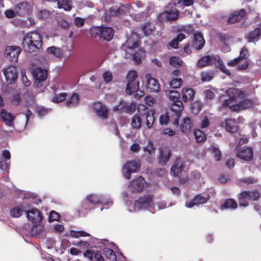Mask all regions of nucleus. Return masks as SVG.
Returning <instances> with one entry per match:
<instances>
[{"mask_svg":"<svg viewBox=\"0 0 261 261\" xmlns=\"http://www.w3.org/2000/svg\"><path fill=\"white\" fill-rule=\"evenodd\" d=\"M154 110L147 111L141 115V117L138 115H134L131 121V125L134 129H139L141 127L143 120H145V124L148 128H151L154 122Z\"/></svg>","mask_w":261,"mask_h":261,"instance_id":"39448f33","label":"nucleus"},{"mask_svg":"<svg viewBox=\"0 0 261 261\" xmlns=\"http://www.w3.org/2000/svg\"><path fill=\"white\" fill-rule=\"evenodd\" d=\"M46 51L48 54L53 55L56 58H63L65 59H68L71 55L70 49L67 50L68 53H65L64 54L63 50L60 48L55 46L48 47Z\"/></svg>","mask_w":261,"mask_h":261,"instance_id":"dca6fc26","label":"nucleus"},{"mask_svg":"<svg viewBox=\"0 0 261 261\" xmlns=\"http://www.w3.org/2000/svg\"><path fill=\"white\" fill-rule=\"evenodd\" d=\"M169 117L167 114H164L160 117V123L161 125H166L168 123Z\"/></svg>","mask_w":261,"mask_h":261,"instance_id":"e2e57ef3","label":"nucleus"},{"mask_svg":"<svg viewBox=\"0 0 261 261\" xmlns=\"http://www.w3.org/2000/svg\"><path fill=\"white\" fill-rule=\"evenodd\" d=\"M32 4L25 2H21L15 5L14 10L16 14L19 16H23L32 11Z\"/></svg>","mask_w":261,"mask_h":261,"instance_id":"a211bd4d","label":"nucleus"},{"mask_svg":"<svg viewBox=\"0 0 261 261\" xmlns=\"http://www.w3.org/2000/svg\"><path fill=\"white\" fill-rule=\"evenodd\" d=\"M209 150L214 154L216 161L220 160L221 158V151L217 144L213 143L211 144L208 148Z\"/></svg>","mask_w":261,"mask_h":261,"instance_id":"ea45409f","label":"nucleus"},{"mask_svg":"<svg viewBox=\"0 0 261 261\" xmlns=\"http://www.w3.org/2000/svg\"><path fill=\"white\" fill-rule=\"evenodd\" d=\"M197 65L201 68L208 66H215V67L219 69L226 74L230 75L231 74L229 70L225 68L222 60L218 55H212L203 56L198 60Z\"/></svg>","mask_w":261,"mask_h":261,"instance_id":"7ed1b4c3","label":"nucleus"},{"mask_svg":"<svg viewBox=\"0 0 261 261\" xmlns=\"http://www.w3.org/2000/svg\"><path fill=\"white\" fill-rule=\"evenodd\" d=\"M16 14H17L15 10H13L12 9H10L7 10L6 11H5V15L6 17L8 18H12L14 17Z\"/></svg>","mask_w":261,"mask_h":261,"instance_id":"774afa93","label":"nucleus"},{"mask_svg":"<svg viewBox=\"0 0 261 261\" xmlns=\"http://www.w3.org/2000/svg\"><path fill=\"white\" fill-rule=\"evenodd\" d=\"M182 83V80L180 78L173 79L169 83L170 87L174 89L179 88Z\"/></svg>","mask_w":261,"mask_h":261,"instance_id":"13d9d810","label":"nucleus"},{"mask_svg":"<svg viewBox=\"0 0 261 261\" xmlns=\"http://www.w3.org/2000/svg\"><path fill=\"white\" fill-rule=\"evenodd\" d=\"M240 182H243L245 183L247 185H249L251 184L255 183L256 182V180L252 177H249L247 178H244L241 179L240 180Z\"/></svg>","mask_w":261,"mask_h":261,"instance_id":"338daca9","label":"nucleus"},{"mask_svg":"<svg viewBox=\"0 0 261 261\" xmlns=\"http://www.w3.org/2000/svg\"><path fill=\"white\" fill-rule=\"evenodd\" d=\"M168 91V96L170 99L173 102L179 101V93L176 90H170Z\"/></svg>","mask_w":261,"mask_h":261,"instance_id":"6e6d98bb","label":"nucleus"},{"mask_svg":"<svg viewBox=\"0 0 261 261\" xmlns=\"http://www.w3.org/2000/svg\"><path fill=\"white\" fill-rule=\"evenodd\" d=\"M22 44L28 52L37 51L42 46L40 35L37 32L28 33L23 37Z\"/></svg>","mask_w":261,"mask_h":261,"instance_id":"20e7f679","label":"nucleus"},{"mask_svg":"<svg viewBox=\"0 0 261 261\" xmlns=\"http://www.w3.org/2000/svg\"><path fill=\"white\" fill-rule=\"evenodd\" d=\"M1 117L6 125L13 128V123L15 118V116L7 112L6 110L3 109L1 113Z\"/></svg>","mask_w":261,"mask_h":261,"instance_id":"c85d7f7f","label":"nucleus"},{"mask_svg":"<svg viewBox=\"0 0 261 261\" xmlns=\"http://www.w3.org/2000/svg\"><path fill=\"white\" fill-rule=\"evenodd\" d=\"M159 164L162 166H164L168 162L170 156V152L167 149L159 148Z\"/></svg>","mask_w":261,"mask_h":261,"instance_id":"2f4dec72","label":"nucleus"},{"mask_svg":"<svg viewBox=\"0 0 261 261\" xmlns=\"http://www.w3.org/2000/svg\"><path fill=\"white\" fill-rule=\"evenodd\" d=\"M209 150L214 154L216 161L220 160L221 158V151L217 144L213 143L211 144L208 148Z\"/></svg>","mask_w":261,"mask_h":261,"instance_id":"58836bf2","label":"nucleus"},{"mask_svg":"<svg viewBox=\"0 0 261 261\" xmlns=\"http://www.w3.org/2000/svg\"><path fill=\"white\" fill-rule=\"evenodd\" d=\"M170 64L175 67L178 68L182 65V61L177 57H171L169 60Z\"/></svg>","mask_w":261,"mask_h":261,"instance_id":"603ef678","label":"nucleus"},{"mask_svg":"<svg viewBox=\"0 0 261 261\" xmlns=\"http://www.w3.org/2000/svg\"><path fill=\"white\" fill-rule=\"evenodd\" d=\"M259 197V194L257 191H243L239 197V201L240 206L246 207L248 205L247 200H255Z\"/></svg>","mask_w":261,"mask_h":261,"instance_id":"6e6552de","label":"nucleus"},{"mask_svg":"<svg viewBox=\"0 0 261 261\" xmlns=\"http://www.w3.org/2000/svg\"><path fill=\"white\" fill-rule=\"evenodd\" d=\"M153 29V25L149 22L144 23L142 27V30L146 36L150 34Z\"/></svg>","mask_w":261,"mask_h":261,"instance_id":"8fccbe9b","label":"nucleus"},{"mask_svg":"<svg viewBox=\"0 0 261 261\" xmlns=\"http://www.w3.org/2000/svg\"><path fill=\"white\" fill-rule=\"evenodd\" d=\"M246 12L244 9H241L232 13L228 18V22L229 23H234L238 21H241L245 17Z\"/></svg>","mask_w":261,"mask_h":261,"instance_id":"cd10ccee","label":"nucleus"},{"mask_svg":"<svg viewBox=\"0 0 261 261\" xmlns=\"http://www.w3.org/2000/svg\"><path fill=\"white\" fill-rule=\"evenodd\" d=\"M183 165V160L180 158H177L174 165L171 168V174L175 177H179L181 173Z\"/></svg>","mask_w":261,"mask_h":261,"instance_id":"bb28decb","label":"nucleus"},{"mask_svg":"<svg viewBox=\"0 0 261 261\" xmlns=\"http://www.w3.org/2000/svg\"><path fill=\"white\" fill-rule=\"evenodd\" d=\"M33 225L31 230L32 236H36L40 234L43 230V225L41 222L39 223H33Z\"/></svg>","mask_w":261,"mask_h":261,"instance_id":"79ce46f5","label":"nucleus"},{"mask_svg":"<svg viewBox=\"0 0 261 261\" xmlns=\"http://www.w3.org/2000/svg\"><path fill=\"white\" fill-rule=\"evenodd\" d=\"M134 50L129 51L128 54L132 55V57L137 64H139L141 61V59L144 56V50L139 49L137 52L134 53Z\"/></svg>","mask_w":261,"mask_h":261,"instance_id":"a19ab883","label":"nucleus"},{"mask_svg":"<svg viewBox=\"0 0 261 261\" xmlns=\"http://www.w3.org/2000/svg\"><path fill=\"white\" fill-rule=\"evenodd\" d=\"M137 76V72L135 70L129 71L126 75L127 83L125 91L128 95H131L133 92L138 91L139 82L136 81Z\"/></svg>","mask_w":261,"mask_h":261,"instance_id":"0eeeda50","label":"nucleus"},{"mask_svg":"<svg viewBox=\"0 0 261 261\" xmlns=\"http://www.w3.org/2000/svg\"><path fill=\"white\" fill-rule=\"evenodd\" d=\"M86 198L90 203L105 206L106 208H108L113 204L112 200L103 195L91 194L87 195Z\"/></svg>","mask_w":261,"mask_h":261,"instance_id":"423d86ee","label":"nucleus"},{"mask_svg":"<svg viewBox=\"0 0 261 261\" xmlns=\"http://www.w3.org/2000/svg\"><path fill=\"white\" fill-rule=\"evenodd\" d=\"M261 33L260 27L255 29L253 31L250 32L247 36V41L249 42H255L258 40V38Z\"/></svg>","mask_w":261,"mask_h":261,"instance_id":"f704fd0d","label":"nucleus"},{"mask_svg":"<svg viewBox=\"0 0 261 261\" xmlns=\"http://www.w3.org/2000/svg\"><path fill=\"white\" fill-rule=\"evenodd\" d=\"M6 80L8 84L15 82L17 78L18 71L16 66L10 65L3 70Z\"/></svg>","mask_w":261,"mask_h":261,"instance_id":"ddd939ff","label":"nucleus"},{"mask_svg":"<svg viewBox=\"0 0 261 261\" xmlns=\"http://www.w3.org/2000/svg\"><path fill=\"white\" fill-rule=\"evenodd\" d=\"M50 12L46 10H40L38 12L37 16L39 19H46L50 16Z\"/></svg>","mask_w":261,"mask_h":261,"instance_id":"4d7b16f0","label":"nucleus"},{"mask_svg":"<svg viewBox=\"0 0 261 261\" xmlns=\"http://www.w3.org/2000/svg\"><path fill=\"white\" fill-rule=\"evenodd\" d=\"M237 207V203L232 199H227L223 205L221 206V209L225 208L235 209Z\"/></svg>","mask_w":261,"mask_h":261,"instance_id":"37998d69","label":"nucleus"},{"mask_svg":"<svg viewBox=\"0 0 261 261\" xmlns=\"http://www.w3.org/2000/svg\"><path fill=\"white\" fill-rule=\"evenodd\" d=\"M58 8L63 9L65 11H69L71 9V2L70 0H62L58 3Z\"/></svg>","mask_w":261,"mask_h":261,"instance_id":"a18cd8bd","label":"nucleus"},{"mask_svg":"<svg viewBox=\"0 0 261 261\" xmlns=\"http://www.w3.org/2000/svg\"><path fill=\"white\" fill-rule=\"evenodd\" d=\"M21 80L24 86L28 87L31 85L30 81L28 79L25 75V72L23 71L21 72Z\"/></svg>","mask_w":261,"mask_h":261,"instance_id":"0e129e2a","label":"nucleus"},{"mask_svg":"<svg viewBox=\"0 0 261 261\" xmlns=\"http://www.w3.org/2000/svg\"><path fill=\"white\" fill-rule=\"evenodd\" d=\"M67 94L66 93L63 92L59 94L56 95L53 97L52 101L55 103H59L64 100L67 97Z\"/></svg>","mask_w":261,"mask_h":261,"instance_id":"5fc2aeb1","label":"nucleus"},{"mask_svg":"<svg viewBox=\"0 0 261 261\" xmlns=\"http://www.w3.org/2000/svg\"><path fill=\"white\" fill-rule=\"evenodd\" d=\"M70 235L74 238H77L80 237H87L89 236L90 234L85 231H75L71 230L70 232Z\"/></svg>","mask_w":261,"mask_h":261,"instance_id":"864d4df0","label":"nucleus"},{"mask_svg":"<svg viewBox=\"0 0 261 261\" xmlns=\"http://www.w3.org/2000/svg\"><path fill=\"white\" fill-rule=\"evenodd\" d=\"M195 95L194 90L189 88H187L182 90V96L184 101H191L193 99Z\"/></svg>","mask_w":261,"mask_h":261,"instance_id":"4c0bfd02","label":"nucleus"},{"mask_svg":"<svg viewBox=\"0 0 261 261\" xmlns=\"http://www.w3.org/2000/svg\"><path fill=\"white\" fill-rule=\"evenodd\" d=\"M136 109V105L132 102L121 101L120 103L114 107V111H120L127 114L133 113Z\"/></svg>","mask_w":261,"mask_h":261,"instance_id":"aec40b11","label":"nucleus"},{"mask_svg":"<svg viewBox=\"0 0 261 261\" xmlns=\"http://www.w3.org/2000/svg\"><path fill=\"white\" fill-rule=\"evenodd\" d=\"M192 127V124L189 118L186 117L183 119L180 125V129L182 132L189 130Z\"/></svg>","mask_w":261,"mask_h":261,"instance_id":"49530a36","label":"nucleus"},{"mask_svg":"<svg viewBox=\"0 0 261 261\" xmlns=\"http://www.w3.org/2000/svg\"><path fill=\"white\" fill-rule=\"evenodd\" d=\"M114 30L111 27H101L100 38L107 41L111 40L114 36Z\"/></svg>","mask_w":261,"mask_h":261,"instance_id":"c756f323","label":"nucleus"},{"mask_svg":"<svg viewBox=\"0 0 261 261\" xmlns=\"http://www.w3.org/2000/svg\"><path fill=\"white\" fill-rule=\"evenodd\" d=\"M147 80L146 88L147 89L151 92H158L160 90V86L158 82L151 77V75L147 73L145 75Z\"/></svg>","mask_w":261,"mask_h":261,"instance_id":"4be33fe9","label":"nucleus"},{"mask_svg":"<svg viewBox=\"0 0 261 261\" xmlns=\"http://www.w3.org/2000/svg\"><path fill=\"white\" fill-rule=\"evenodd\" d=\"M196 140L198 142L204 141L206 139L205 134L200 129H196L194 132Z\"/></svg>","mask_w":261,"mask_h":261,"instance_id":"09e8293b","label":"nucleus"},{"mask_svg":"<svg viewBox=\"0 0 261 261\" xmlns=\"http://www.w3.org/2000/svg\"><path fill=\"white\" fill-rule=\"evenodd\" d=\"M84 256L88 257L90 260H92L94 257L96 261H103V258L100 253H95L92 250H87L83 253Z\"/></svg>","mask_w":261,"mask_h":261,"instance_id":"e433bc0d","label":"nucleus"},{"mask_svg":"<svg viewBox=\"0 0 261 261\" xmlns=\"http://www.w3.org/2000/svg\"><path fill=\"white\" fill-rule=\"evenodd\" d=\"M179 16V12L176 9L166 10L160 13L158 15L160 20L164 21H174L177 19Z\"/></svg>","mask_w":261,"mask_h":261,"instance_id":"4468645a","label":"nucleus"},{"mask_svg":"<svg viewBox=\"0 0 261 261\" xmlns=\"http://www.w3.org/2000/svg\"><path fill=\"white\" fill-rule=\"evenodd\" d=\"M21 96L19 93H16L13 94L11 98V101L13 105L17 106L19 105L21 101Z\"/></svg>","mask_w":261,"mask_h":261,"instance_id":"052dcab7","label":"nucleus"},{"mask_svg":"<svg viewBox=\"0 0 261 261\" xmlns=\"http://www.w3.org/2000/svg\"><path fill=\"white\" fill-rule=\"evenodd\" d=\"M28 20L29 21V24H24V23L21 20H13L12 23L15 25H22L23 27H29L30 26L33 25L35 24L34 19L33 18L29 17Z\"/></svg>","mask_w":261,"mask_h":261,"instance_id":"3c124183","label":"nucleus"},{"mask_svg":"<svg viewBox=\"0 0 261 261\" xmlns=\"http://www.w3.org/2000/svg\"><path fill=\"white\" fill-rule=\"evenodd\" d=\"M143 150L144 156L150 162L155 155V148L153 147V144L150 141H149L148 145L143 148Z\"/></svg>","mask_w":261,"mask_h":261,"instance_id":"473e14b6","label":"nucleus"},{"mask_svg":"<svg viewBox=\"0 0 261 261\" xmlns=\"http://www.w3.org/2000/svg\"><path fill=\"white\" fill-rule=\"evenodd\" d=\"M140 166L139 164L134 161H127L122 168V173L125 178L129 179L132 173H136L139 171Z\"/></svg>","mask_w":261,"mask_h":261,"instance_id":"1a4fd4ad","label":"nucleus"},{"mask_svg":"<svg viewBox=\"0 0 261 261\" xmlns=\"http://www.w3.org/2000/svg\"><path fill=\"white\" fill-rule=\"evenodd\" d=\"M21 51L20 47L16 46H9L5 49V55L7 58L12 62L18 61V56Z\"/></svg>","mask_w":261,"mask_h":261,"instance_id":"f8f14e48","label":"nucleus"},{"mask_svg":"<svg viewBox=\"0 0 261 261\" xmlns=\"http://www.w3.org/2000/svg\"><path fill=\"white\" fill-rule=\"evenodd\" d=\"M101 27H94L90 29L91 35L93 37L99 35L100 38Z\"/></svg>","mask_w":261,"mask_h":261,"instance_id":"680f3d73","label":"nucleus"},{"mask_svg":"<svg viewBox=\"0 0 261 261\" xmlns=\"http://www.w3.org/2000/svg\"><path fill=\"white\" fill-rule=\"evenodd\" d=\"M138 47V38L136 33H132L129 38H127L122 49L127 52L126 48L131 51Z\"/></svg>","mask_w":261,"mask_h":261,"instance_id":"2eb2a0df","label":"nucleus"},{"mask_svg":"<svg viewBox=\"0 0 261 261\" xmlns=\"http://www.w3.org/2000/svg\"><path fill=\"white\" fill-rule=\"evenodd\" d=\"M102 76L105 82L107 83L111 81L113 77L112 73L110 71H106L104 72Z\"/></svg>","mask_w":261,"mask_h":261,"instance_id":"69168bd1","label":"nucleus"},{"mask_svg":"<svg viewBox=\"0 0 261 261\" xmlns=\"http://www.w3.org/2000/svg\"><path fill=\"white\" fill-rule=\"evenodd\" d=\"M103 253L105 256L110 260L114 261L116 260V254L113 250L109 248H105L103 249Z\"/></svg>","mask_w":261,"mask_h":261,"instance_id":"de8ad7c7","label":"nucleus"},{"mask_svg":"<svg viewBox=\"0 0 261 261\" xmlns=\"http://www.w3.org/2000/svg\"><path fill=\"white\" fill-rule=\"evenodd\" d=\"M214 72L212 71H204L201 73V80L203 82H209L214 78Z\"/></svg>","mask_w":261,"mask_h":261,"instance_id":"c03bdc74","label":"nucleus"},{"mask_svg":"<svg viewBox=\"0 0 261 261\" xmlns=\"http://www.w3.org/2000/svg\"><path fill=\"white\" fill-rule=\"evenodd\" d=\"M127 7L124 5H121L117 8H110V10L107 11L105 13V20L106 21H110L111 19V17L114 16H119L126 12Z\"/></svg>","mask_w":261,"mask_h":261,"instance_id":"6ab92c4d","label":"nucleus"},{"mask_svg":"<svg viewBox=\"0 0 261 261\" xmlns=\"http://www.w3.org/2000/svg\"><path fill=\"white\" fill-rule=\"evenodd\" d=\"M226 92L229 97L228 99L224 100L222 106L223 107H229L230 109L234 111H239L241 109L250 108L255 106L257 102L254 100L246 99L241 101L239 103L233 104V102H239L244 97V93L239 89L229 88Z\"/></svg>","mask_w":261,"mask_h":261,"instance_id":"f257e3e1","label":"nucleus"},{"mask_svg":"<svg viewBox=\"0 0 261 261\" xmlns=\"http://www.w3.org/2000/svg\"><path fill=\"white\" fill-rule=\"evenodd\" d=\"M79 102V96L77 93H73L66 101V106L69 108L76 107Z\"/></svg>","mask_w":261,"mask_h":261,"instance_id":"c9c22d12","label":"nucleus"},{"mask_svg":"<svg viewBox=\"0 0 261 261\" xmlns=\"http://www.w3.org/2000/svg\"><path fill=\"white\" fill-rule=\"evenodd\" d=\"M253 154L252 148L250 147H244L238 150L237 156L245 162H248L252 160Z\"/></svg>","mask_w":261,"mask_h":261,"instance_id":"f3484780","label":"nucleus"},{"mask_svg":"<svg viewBox=\"0 0 261 261\" xmlns=\"http://www.w3.org/2000/svg\"><path fill=\"white\" fill-rule=\"evenodd\" d=\"M50 110V109H46L44 107H39L37 109L38 114L40 117H43L46 115Z\"/></svg>","mask_w":261,"mask_h":261,"instance_id":"bf43d9fd","label":"nucleus"},{"mask_svg":"<svg viewBox=\"0 0 261 261\" xmlns=\"http://www.w3.org/2000/svg\"><path fill=\"white\" fill-rule=\"evenodd\" d=\"M183 105L182 102L179 100L173 102L171 106V110L175 113V120H174L173 124L174 125H178V119L180 116L181 111L183 110Z\"/></svg>","mask_w":261,"mask_h":261,"instance_id":"b1692460","label":"nucleus"},{"mask_svg":"<svg viewBox=\"0 0 261 261\" xmlns=\"http://www.w3.org/2000/svg\"><path fill=\"white\" fill-rule=\"evenodd\" d=\"M146 185L144 178L140 176L130 182L128 188L132 193H138L142 191L146 187Z\"/></svg>","mask_w":261,"mask_h":261,"instance_id":"9d476101","label":"nucleus"},{"mask_svg":"<svg viewBox=\"0 0 261 261\" xmlns=\"http://www.w3.org/2000/svg\"><path fill=\"white\" fill-rule=\"evenodd\" d=\"M93 109L96 115L102 119H106L108 116V110L101 102H96L93 103Z\"/></svg>","mask_w":261,"mask_h":261,"instance_id":"412c9836","label":"nucleus"},{"mask_svg":"<svg viewBox=\"0 0 261 261\" xmlns=\"http://www.w3.org/2000/svg\"><path fill=\"white\" fill-rule=\"evenodd\" d=\"M27 217L32 223H39L41 222L42 217L41 214L37 208H28L26 212Z\"/></svg>","mask_w":261,"mask_h":261,"instance_id":"5701e85b","label":"nucleus"},{"mask_svg":"<svg viewBox=\"0 0 261 261\" xmlns=\"http://www.w3.org/2000/svg\"><path fill=\"white\" fill-rule=\"evenodd\" d=\"M33 76L35 80L34 86L39 87L41 82L45 81L47 76L46 70L40 67L34 69L32 71Z\"/></svg>","mask_w":261,"mask_h":261,"instance_id":"9b49d317","label":"nucleus"},{"mask_svg":"<svg viewBox=\"0 0 261 261\" xmlns=\"http://www.w3.org/2000/svg\"><path fill=\"white\" fill-rule=\"evenodd\" d=\"M123 198L125 201L128 211L130 212L142 210L149 209L153 205L152 197L150 195H145L139 198L133 204L132 203L127 193H123Z\"/></svg>","mask_w":261,"mask_h":261,"instance_id":"f03ea898","label":"nucleus"},{"mask_svg":"<svg viewBox=\"0 0 261 261\" xmlns=\"http://www.w3.org/2000/svg\"><path fill=\"white\" fill-rule=\"evenodd\" d=\"M225 128L227 131L234 133L238 130V127L234 119L227 118L225 119Z\"/></svg>","mask_w":261,"mask_h":261,"instance_id":"72a5a7b5","label":"nucleus"},{"mask_svg":"<svg viewBox=\"0 0 261 261\" xmlns=\"http://www.w3.org/2000/svg\"><path fill=\"white\" fill-rule=\"evenodd\" d=\"M30 208V204L27 203H22L19 206H16L12 208L10 211V215L15 218L19 217L23 212L26 213L27 211H28V208Z\"/></svg>","mask_w":261,"mask_h":261,"instance_id":"a878e982","label":"nucleus"},{"mask_svg":"<svg viewBox=\"0 0 261 261\" xmlns=\"http://www.w3.org/2000/svg\"><path fill=\"white\" fill-rule=\"evenodd\" d=\"M205 43L204 39L200 32H196L194 34L193 44L197 49H201Z\"/></svg>","mask_w":261,"mask_h":261,"instance_id":"7c9ffc66","label":"nucleus"},{"mask_svg":"<svg viewBox=\"0 0 261 261\" xmlns=\"http://www.w3.org/2000/svg\"><path fill=\"white\" fill-rule=\"evenodd\" d=\"M208 199V195H207L206 197H204L201 195H197L193 200L186 201L185 205L188 208H192L194 206H198L200 204L206 203Z\"/></svg>","mask_w":261,"mask_h":261,"instance_id":"393cba45","label":"nucleus"}]
</instances>
